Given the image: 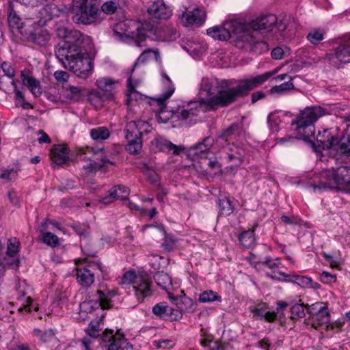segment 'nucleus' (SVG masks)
<instances>
[{
	"mask_svg": "<svg viewBox=\"0 0 350 350\" xmlns=\"http://www.w3.org/2000/svg\"><path fill=\"white\" fill-rule=\"evenodd\" d=\"M291 319L302 318L305 315L304 307L302 304H295L291 308Z\"/></svg>",
	"mask_w": 350,
	"mask_h": 350,
	"instance_id": "nucleus-54",
	"label": "nucleus"
},
{
	"mask_svg": "<svg viewBox=\"0 0 350 350\" xmlns=\"http://www.w3.org/2000/svg\"><path fill=\"white\" fill-rule=\"evenodd\" d=\"M122 280L125 284H132L138 303H142L146 297L152 295L153 286L151 278L144 271H139L137 273L131 271H127L124 274Z\"/></svg>",
	"mask_w": 350,
	"mask_h": 350,
	"instance_id": "nucleus-9",
	"label": "nucleus"
},
{
	"mask_svg": "<svg viewBox=\"0 0 350 350\" xmlns=\"http://www.w3.org/2000/svg\"><path fill=\"white\" fill-rule=\"evenodd\" d=\"M38 135L39 136L38 140L40 144H50L51 142L50 137L44 131H38Z\"/></svg>",
	"mask_w": 350,
	"mask_h": 350,
	"instance_id": "nucleus-62",
	"label": "nucleus"
},
{
	"mask_svg": "<svg viewBox=\"0 0 350 350\" xmlns=\"http://www.w3.org/2000/svg\"><path fill=\"white\" fill-rule=\"evenodd\" d=\"M251 312L256 319L264 320L267 322H273L277 317L276 312L269 311V307L265 303L256 306L251 310Z\"/></svg>",
	"mask_w": 350,
	"mask_h": 350,
	"instance_id": "nucleus-28",
	"label": "nucleus"
},
{
	"mask_svg": "<svg viewBox=\"0 0 350 350\" xmlns=\"http://www.w3.org/2000/svg\"><path fill=\"white\" fill-rule=\"evenodd\" d=\"M295 85L293 83V79L288 80L278 85H274L269 90V93L271 95L282 96L288 93L290 90H294Z\"/></svg>",
	"mask_w": 350,
	"mask_h": 350,
	"instance_id": "nucleus-40",
	"label": "nucleus"
},
{
	"mask_svg": "<svg viewBox=\"0 0 350 350\" xmlns=\"http://www.w3.org/2000/svg\"><path fill=\"white\" fill-rule=\"evenodd\" d=\"M271 55L274 59H281L284 57V50L281 47H275L272 50Z\"/></svg>",
	"mask_w": 350,
	"mask_h": 350,
	"instance_id": "nucleus-63",
	"label": "nucleus"
},
{
	"mask_svg": "<svg viewBox=\"0 0 350 350\" xmlns=\"http://www.w3.org/2000/svg\"><path fill=\"white\" fill-rule=\"evenodd\" d=\"M87 98L91 105L96 109L103 107L105 101L111 100L103 93L96 89L91 90L88 92Z\"/></svg>",
	"mask_w": 350,
	"mask_h": 350,
	"instance_id": "nucleus-32",
	"label": "nucleus"
},
{
	"mask_svg": "<svg viewBox=\"0 0 350 350\" xmlns=\"http://www.w3.org/2000/svg\"><path fill=\"white\" fill-rule=\"evenodd\" d=\"M118 84L119 81L108 77L98 78L95 82L97 90L103 93L108 99L111 100L114 98L113 91Z\"/></svg>",
	"mask_w": 350,
	"mask_h": 350,
	"instance_id": "nucleus-24",
	"label": "nucleus"
},
{
	"mask_svg": "<svg viewBox=\"0 0 350 350\" xmlns=\"http://www.w3.org/2000/svg\"><path fill=\"white\" fill-rule=\"evenodd\" d=\"M284 117V114L282 112H273L269 115L268 124L271 132L275 133L279 131Z\"/></svg>",
	"mask_w": 350,
	"mask_h": 350,
	"instance_id": "nucleus-38",
	"label": "nucleus"
},
{
	"mask_svg": "<svg viewBox=\"0 0 350 350\" xmlns=\"http://www.w3.org/2000/svg\"><path fill=\"white\" fill-rule=\"evenodd\" d=\"M9 25L12 28L21 29L23 25L22 20L21 17L17 14L16 11L12 8V5L9 6V14L8 18Z\"/></svg>",
	"mask_w": 350,
	"mask_h": 350,
	"instance_id": "nucleus-43",
	"label": "nucleus"
},
{
	"mask_svg": "<svg viewBox=\"0 0 350 350\" xmlns=\"http://www.w3.org/2000/svg\"><path fill=\"white\" fill-rule=\"evenodd\" d=\"M90 135L94 141L103 142L109 137L110 131L105 126H98L90 131Z\"/></svg>",
	"mask_w": 350,
	"mask_h": 350,
	"instance_id": "nucleus-39",
	"label": "nucleus"
},
{
	"mask_svg": "<svg viewBox=\"0 0 350 350\" xmlns=\"http://www.w3.org/2000/svg\"><path fill=\"white\" fill-rule=\"evenodd\" d=\"M159 55V52L157 50H152L150 49H146L144 51L141 55L139 56V57L137 59L136 62H135L133 67L132 68L131 72L134 70V69L136 68V66L139 64H143L146 62L148 59H149L152 56H154L155 58H157V55Z\"/></svg>",
	"mask_w": 350,
	"mask_h": 350,
	"instance_id": "nucleus-45",
	"label": "nucleus"
},
{
	"mask_svg": "<svg viewBox=\"0 0 350 350\" xmlns=\"http://www.w3.org/2000/svg\"><path fill=\"white\" fill-rule=\"evenodd\" d=\"M96 268L100 269V266L96 263L89 264L81 268L77 267L76 275L78 282L83 287L91 286L94 281V270Z\"/></svg>",
	"mask_w": 350,
	"mask_h": 350,
	"instance_id": "nucleus-21",
	"label": "nucleus"
},
{
	"mask_svg": "<svg viewBox=\"0 0 350 350\" xmlns=\"http://www.w3.org/2000/svg\"><path fill=\"white\" fill-rule=\"evenodd\" d=\"M32 334L43 343L50 342L56 339V330L53 329L42 331L38 328H35Z\"/></svg>",
	"mask_w": 350,
	"mask_h": 350,
	"instance_id": "nucleus-35",
	"label": "nucleus"
},
{
	"mask_svg": "<svg viewBox=\"0 0 350 350\" xmlns=\"http://www.w3.org/2000/svg\"><path fill=\"white\" fill-rule=\"evenodd\" d=\"M129 142L126 146V150L131 154H137L142 149V143L139 138L136 139H126Z\"/></svg>",
	"mask_w": 350,
	"mask_h": 350,
	"instance_id": "nucleus-48",
	"label": "nucleus"
},
{
	"mask_svg": "<svg viewBox=\"0 0 350 350\" xmlns=\"http://www.w3.org/2000/svg\"><path fill=\"white\" fill-rule=\"evenodd\" d=\"M214 139L211 137L204 138L202 143L192 147L190 150V154L197 159H207V154L209 150L213 145Z\"/></svg>",
	"mask_w": 350,
	"mask_h": 350,
	"instance_id": "nucleus-27",
	"label": "nucleus"
},
{
	"mask_svg": "<svg viewBox=\"0 0 350 350\" xmlns=\"http://www.w3.org/2000/svg\"><path fill=\"white\" fill-rule=\"evenodd\" d=\"M176 242V240L173 237L167 235L165 237L164 241L163 243V246L165 250L171 251L173 250Z\"/></svg>",
	"mask_w": 350,
	"mask_h": 350,
	"instance_id": "nucleus-58",
	"label": "nucleus"
},
{
	"mask_svg": "<svg viewBox=\"0 0 350 350\" xmlns=\"http://www.w3.org/2000/svg\"><path fill=\"white\" fill-rule=\"evenodd\" d=\"M152 129L146 120H131L126 124L124 132L126 139H141L144 134H147Z\"/></svg>",
	"mask_w": 350,
	"mask_h": 350,
	"instance_id": "nucleus-18",
	"label": "nucleus"
},
{
	"mask_svg": "<svg viewBox=\"0 0 350 350\" xmlns=\"http://www.w3.org/2000/svg\"><path fill=\"white\" fill-rule=\"evenodd\" d=\"M124 25H125L124 23L118 24L116 27V29H114L115 34L121 38H122L123 37L131 38V39L133 40V43L135 44V45L136 46L141 47V46H144V42L146 38V35L145 33L144 29L137 27L136 29V31H132V32H131V33H124L121 34V33H118L117 31L118 29H119V28L122 29V26H124Z\"/></svg>",
	"mask_w": 350,
	"mask_h": 350,
	"instance_id": "nucleus-26",
	"label": "nucleus"
},
{
	"mask_svg": "<svg viewBox=\"0 0 350 350\" xmlns=\"http://www.w3.org/2000/svg\"><path fill=\"white\" fill-rule=\"evenodd\" d=\"M274 27L273 34L275 35L277 38H285L294 33L296 23L291 16H285L280 20L278 19V22Z\"/></svg>",
	"mask_w": 350,
	"mask_h": 350,
	"instance_id": "nucleus-20",
	"label": "nucleus"
},
{
	"mask_svg": "<svg viewBox=\"0 0 350 350\" xmlns=\"http://www.w3.org/2000/svg\"><path fill=\"white\" fill-rule=\"evenodd\" d=\"M62 12L56 5L49 3L46 4L42 10V14L46 18V20H51L53 17L59 16Z\"/></svg>",
	"mask_w": 350,
	"mask_h": 350,
	"instance_id": "nucleus-44",
	"label": "nucleus"
},
{
	"mask_svg": "<svg viewBox=\"0 0 350 350\" xmlns=\"http://www.w3.org/2000/svg\"><path fill=\"white\" fill-rule=\"evenodd\" d=\"M163 83L165 87V90L163 91L161 96L157 98H151L148 102L150 107L155 111L158 121L162 123H166L170 120H186L189 118H192L197 115L199 111H212L213 109H208L205 104L206 100L202 99L201 92L202 90V81L199 85V91L198 94V100H192L187 103L186 108H178L176 111H167L165 109V101L174 92V85L170 77L165 72H162Z\"/></svg>",
	"mask_w": 350,
	"mask_h": 350,
	"instance_id": "nucleus-2",
	"label": "nucleus"
},
{
	"mask_svg": "<svg viewBox=\"0 0 350 350\" xmlns=\"http://www.w3.org/2000/svg\"><path fill=\"white\" fill-rule=\"evenodd\" d=\"M148 14L154 18L167 20L172 15V8L163 0L155 1L148 9Z\"/></svg>",
	"mask_w": 350,
	"mask_h": 350,
	"instance_id": "nucleus-22",
	"label": "nucleus"
},
{
	"mask_svg": "<svg viewBox=\"0 0 350 350\" xmlns=\"http://www.w3.org/2000/svg\"><path fill=\"white\" fill-rule=\"evenodd\" d=\"M316 139L319 146L324 150H333L342 156L350 155V136H338L336 129L319 131Z\"/></svg>",
	"mask_w": 350,
	"mask_h": 350,
	"instance_id": "nucleus-7",
	"label": "nucleus"
},
{
	"mask_svg": "<svg viewBox=\"0 0 350 350\" xmlns=\"http://www.w3.org/2000/svg\"><path fill=\"white\" fill-rule=\"evenodd\" d=\"M278 69L266 72L262 75L242 79L234 87H231L233 80L219 79L215 77H204L201 96L206 100L208 109L216 110L234 103L238 98L260 86L271 77L276 74Z\"/></svg>",
	"mask_w": 350,
	"mask_h": 350,
	"instance_id": "nucleus-1",
	"label": "nucleus"
},
{
	"mask_svg": "<svg viewBox=\"0 0 350 350\" xmlns=\"http://www.w3.org/2000/svg\"><path fill=\"white\" fill-rule=\"evenodd\" d=\"M100 343L107 347V350H129L131 349V346L124 336L119 332L113 334V330L106 329L101 336Z\"/></svg>",
	"mask_w": 350,
	"mask_h": 350,
	"instance_id": "nucleus-14",
	"label": "nucleus"
},
{
	"mask_svg": "<svg viewBox=\"0 0 350 350\" xmlns=\"http://www.w3.org/2000/svg\"><path fill=\"white\" fill-rule=\"evenodd\" d=\"M238 131H239L238 124H233L224 132V136H225L226 137H229L232 136V135L237 133L238 132Z\"/></svg>",
	"mask_w": 350,
	"mask_h": 350,
	"instance_id": "nucleus-64",
	"label": "nucleus"
},
{
	"mask_svg": "<svg viewBox=\"0 0 350 350\" xmlns=\"http://www.w3.org/2000/svg\"><path fill=\"white\" fill-rule=\"evenodd\" d=\"M69 12L77 24L91 25L100 20V11L96 0H72Z\"/></svg>",
	"mask_w": 350,
	"mask_h": 350,
	"instance_id": "nucleus-8",
	"label": "nucleus"
},
{
	"mask_svg": "<svg viewBox=\"0 0 350 350\" xmlns=\"http://www.w3.org/2000/svg\"><path fill=\"white\" fill-rule=\"evenodd\" d=\"M336 165L319 174L318 185L314 189H330L348 193L350 191V165L336 159Z\"/></svg>",
	"mask_w": 350,
	"mask_h": 350,
	"instance_id": "nucleus-5",
	"label": "nucleus"
},
{
	"mask_svg": "<svg viewBox=\"0 0 350 350\" xmlns=\"http://www.w3.org/2000/svg\"><path fill=\"white\" fill-rule=\"evenodd\" d=\"M60 230L59 224L50 220H46L38 228L42 241L51 247H55L59 245V239L55 233Z\"/></svg>",
	"mask_w": 350,
	"mask_h": 350,
	"instance_id": "nucleus-15",
	"label": "nucleus"
},
{
	"mask_svg": "<svg viewBox=\"0 0 350 350\" xmlns=\"http://www.w3.org/2000/svg\"><path fill=\"white\" fill-rule=\"evenodd\" d=\"M103 312V310H100ZM105 313L102 312L100 314V317L96 318L94 320H92L90 323L89 324L88 327L86 329L87 334L93 339L89 338H85V339H89L92 340V345L93 347V349L94 350V346L93 344L94 340L100 335V332L103 328V318L105 316ZM84 340V338L82 340V341Z\"/></svg>",
	"mask_w": 350,
	"mask_h": 350,
	"instance_id": "nucleus-30",
	"label": "nucleus"
},
{
	"mask_svg": "<svg viewBox=\"0 0 350 350\" xmlns=\"http://www.w3.org/2000/svg\"><path fill=\"white\" fill-rule=\"evenodd\" d=\"M324 34L325 31L323 29H314L308 34L307 38L312 44H317L323 40Z\"/></svg>",
	"mask_w": 350,
	"mask_h": 350,
	"instance_id": "nucleus-50",
	"label": "nucleus"
},
{
	"mask_svg": "<svg viewBox=\"0 0 350 350\" xmlns=\"http://www.w3.org/2000/svg\"><path fill=\"white\" fill-rule=\"evenodd\" d=\"M150 148L154 152H163L174 155H179L185 150L183 146H177L161 136L154 137L151 142Z\"/></svg>",
	"mask_w": 350,
	"mask_h": 350,
	"instance_id": "nucleus-17",
	"label": "nucleus"
},
{
	"mask_svg": "<svg viewBox=\"0 0 350 350\" xmlns=\"http://www.w3.org/2000/svg\"><path fill=\"white\" fill-rule=\"evenodd\" d=\"M320 279L321 282L326 284H329L335 282L336 276L327 271H323V273L321 274Z\"/></svg>",
	"mask_w": 350,
	"mask_h": 350,
	"instance_id": "nucleus-59",
	"label": "nucleus"
},
{
	"mask_svg": "<svg viewBox=\"0 0 350 350\" xmlns=\"http://www.w3.org/2000/svg\"><path fill=\"white\" fill-rule=\"evenodd\" d=\"M207 34L214 39L227 40L234 37L237 40L245 42L252 40L244 22L234 20L226 22L223 26H215L206 30Z\"/></svg>",
	"mask_w": 350,
	"mask_h": 350,
	"instance_id": "nucleus-6",
	"label": "nucleus"
},
{
	"mask_svg": "<svg viewBox=\"0 0 350 350\" xmlns=\"http://www.w3.org/2000/svg\"><path fill=\"white\" fill-rule=\"evenodd\" d=\"M23 84L26 86L36 97L40 96L42 93L40 82L33 77L29 70L24 69L21 74Z\"/></svg>",
	"mask_w": 350,
	"mask_h": 350,
	"instance_id": "nucleus-25",
	"label": "nucleus"
},
{
	"mask_svg": "<svg viewBox=\"0 0 350 350\" xmlns=\"http://www.w3.org/2000/svg\"><path fill=\"white\" fill-rule=\"evenodd\" d=\"M152 312L157 317L163 319L177 320L181 317V313L176 309L170 307L165 302L157 304L152 308Z\"/></svg>",
	"mask_w": 350,
	"mask_h": 350,
	"instance_id": "nucleus-23",
	"label": "nucleus"
},
{
	"mask_svg": "<svg viewBox=\"0 0 350 350\" xmlns=\"http://www.w3.org/2000/svg\"><path fill=\"white\" fill-rule=\"evenodd\" d=\"M1 68L9 79H11L15 75V69L11 63L4 62L1 64Z\"/></svg>",
	"mask_w": 350,
	"mask_h": 350,
	"instance_id": "nucleus-56",
	"label": "nucleus"
},
{
	"mask_svg": "<svg viewBox=\"0 0 350 350\" xmlns=\"http://www.w3.org/2000/svg\"><path fill=\"white\" fill-rule=\"evenodd\" d=\"M311 324L314 328L329 322V314L327 306L322 303H316L311 307Z\"/></svg>",
	"mask_w": 350,
	"mask_h": 350,
	"instance_id": "nucleus-19",
	"label": "nucleus"
},
{
	"mask_svg": "<svg viewBox=\"0 0 350 350\" xmlns=\"http://www.w3.org/2000/svg\"><path fill=\"white\" fill-rule=\"evenodd\" d=\"M279 273L282 277H284V282H293L302 288H306L307 286H308V284L311 282V278L308 276L298 274H286L284 272H279Z\"/></svg>",
	"mask_w": 350,
	"mask_h": 350,
	"instance_id": "nucleus-33",
	"label": "nucleus"
},
{
	"mask_svg": "<svg viewBox=\"0 0 350 350\" xmlns=\"http://www.w3.org/2000/svg\"><path fill=\"white\" fill-rule=\"evenodd\" d=\"M8 197L10 202L14 206L18 205L20 203V198L14 190H10L8 193Z\"/></svg>",
	"mask_w": 350,
	"mask_h": 350,
	"instance_id": "nucleus-60",
	"label": "nucleus"
},
{
	"mask_svg": "<svg viewBox=\"0 0 350 350\" xmlns=\"http://www.w3.org/2000/svg\"><path fill=\"white\" fill-rule=\"evenodd\" d=\"M84 36L78 30H67V62L69 70L77 77L86 79L92 75L94 64L83 46Z\"/></svg>",
	"mask_w": 350,
	"mask_h": 350,
	"instance_id": "nucleus-3",
	"label": "nucleus"
},
{
	"mask_svg": "<svg viewBox=\"0 0 350 350\" xmlns=\"http://www.w3.org/2000/svg\"><path fill=\"white\" fill-rule=\"evenodd\" d=\"M179 20L185 27L199 26L205 21V13L196 7H183L179 14Z\"/></svg>",
	"mask_w": 350,
	"mask_h": 350,
	"instance_id": "nucleus-16",
	"label": "nucleus"
},
{
	"mask_svg": "<svg viewBox=\"0 0 350 350\" xmlns=\"http://www.w3.org/2000/svg\"><path fill=\"white\" fill-rule=\"evenodd\" d=\"M183 304L185 305V307L182 308V310L185 312L193 313L197 310L198 304L190 298H184Z\"/></svg>",
	"mask_w": 350,
	"mask_h": 350,
	"instance_id": "nucleus-53",
	"label": "nucleus"
},
{
	"mask_svg": "<svg viewBox=\"0 0 350 350\" xmlns=\"http://www.w3.org/2000/svg\"><path fill=\"white\" fill-rule=\"evenodd\" d=\"M139 83L138 81H133L131 78V76L127 80V90H126V101L127 105L130 107L133 106V102L135 101H141L143 100H146L147 98L140 94L135 90V88L137 86Z\"/></svg>",
	"mask_w": 350,
	"mask_h": 350,
	"instance_id": "nucleus-29",
	"label": "nucleus"
},
{
	"mask_svg": "<svg viewBox=\"0 0 350 350\" xmlns=\"http://www.w3.org/2000/svg\"><path fill=\"white\" fill-rule=\"evenodd\" d=\"M31 291V289L25 280H18L16 283L14 296L16 304L18 306L17 309L18 312H21L25 309L29 312H31V307H33L35 311L39 310L38 305L33 306L31 304L32 299L29 295Z\"/></svg>",
	"mask_w": 350,
	"mask_h": 350,
	"instance_id": "nucleus-13",
	"label": "nucleus"
},
{
	"mask_svg": "<svg viewBox=\"0 0 350 350\" xmlns=\"http://www.w3.org/2000/svg\"><path fill=\"white\" fill-rule=\"evenodd\" d=\"M55 55L62 66L66 68V40H61L57 43Z\"/></svg>",
	"mask_w": 350,
	"mask_h": 350,
	"instance_id": "nucleus-46",
	"label": "nucleus"
},
{
	"mask_svg": "<svg viewBox=\"0 0 350 350\" xmlns=\"http://www.w3.org/2000/svg\"><path fill=\"white\" fill-rule=\"evenodd\" d=\"M219 212L224 215H229L234 211V206L229 198L224 197L218 200Z\"/></svg>",
	"mask_w": 350,
	"mask_h": 350,
	"instance_id": "nucleus-41",
	"label": "nucleus"
},
{
	"mask_svg": "<svg viewBox=\"0 0 350 350\" xmlns=\"http://www.w3.org/2000/svg\"><path fill=\"white\" fill-rule=\"evenodd\" d=\"M154 280L158 286L170 293L172 284L171 278L167 273L163 271H159L154 275Z\"/></svg>",
	"mask_w": 350,
	"mask_h": 350,
	"instance_id": "nucleus-37",
	"label": "nucleus"
},
{
	"mask_svg": "<svg viewBox=\"0 0 350 350\" xmlns=\"http://www.w3.org/2000/svg\"><path fill=\"white\" fill-rule=\"evenodd\" d=\"M334 104H324L306 107L291 123L296 132V138L309 140L314 137V123L321 117L332 114L336 109Z\"/></svg>",
	"mask_w": 350,
	"mask_h": 350,
	"instance_id": "nucleus-4",
	"label": "nucleus"
},
{
	"mask_svg": "<svg viewBox=\"0 0 350 350\" xmlns=\"http://www.w3.org/2000/svg\"><path fill=\"white\" fill-rule=\"evenodd\" d=\"M278 22V18L274 14H267L258 17L249 23H245L250 34L252 37L251 41H246L251 46L255 47L259 46L264 49L265 51L268 50L267 44L265 42L258 41L256 39V34L258 31L261 33L273 32L274 31V26Z\"/></svg>",
	"mask_w": 350,
	"mask_h": 350,
	"instance_id": "nucleus-10",
	"label": "nucleus"
},
{
	"mask_svg": "<svg viewBox=\"0 0 350 350\" xmlns=\"http://www.w3.org/2000/svg\"><path fill=\"white\" fill-rule=\"evenodd\" d=\"M221 297L213 291H205L199 295V301L202 303L213 302L219 301Z\"/></svg>",
	"mask_w": 350,
	"mask_h": 350,
	"instance_id": "nucleus-49",
	"label": "nucleus"
},
{
	"mask_svg": "<svg viewBox=\"0 0 350 350\" xmlns=\"http://www.w3.org/2000/svg\"><path fill=\"white\" fill-rule=\"evenodd\" d=\"M85 95V90L80 87L70 85L67 88V102H81L83 100Z\"/></svg>",
	"mask_w": 350,
	"mask_h": 350,
	"instance_id": "nucleus-34",
	"label": "nucleus"
},
{
	"mask_svg": "<svg viewBox=\"0 0 350 350\" xmlns=\"http://www.w3.org/2000/svg\"><path fill=\"white\" fill-rule=\"evenodd\" d=\"M335 57L341 63L350 62V42L340 44L336 49Z\"/></svg>",
	"mask_w": 350,
	"mask_h": 350,
	"instance_id": "nucleus-36",
	"label": "nucleus"
},
{
	"mask_svg": "<svg viewBox=\"0 0 350 350\" xmlns=\"http://www.w3.org/2000/svg\"><path fill=\"white\" fill-rule=\"evenodd\" d=\"M12 81V80H10L9 79L8 80H6V79L5 77H0V90L4 91L5 92L10 91V88H12V86L11 85V83H10V82Z\"/></svg>",
	"mask_w": 350,
	"mask_h": 350,
	"instance_id": "nucleus-61",
	"label": "nucleus"
},
{
	"mask_svg": "<svg viewBox=\"0 0 350 350\" xmlns=\"http://www.w3.org/2000/svg\"><path fill=\"white\" fill-rule=\"evenodd\" d=\"M117 3L113 1H108L101 6V10L107 14H112L117 10Z\"/></svg>",
	"mask_w": 350,
	"mask_h": 350,
	"instance_id": "nucleus-55",
	"label": "nucleus"
},
{
	"mask_svg": "<svg viewBox=\"0 0 350 350\" xmlns=\"http://www.w3.org/2000/svg\"><path fill=\"white\" fill-rule=\"evenodd\" d=\"M79 237L85 236L88 226L86 224H73L69 226Z\"/></svg>",
	"mask_w": 350,
	"mask_h": 350,
	"instance_id": "nucleus-57",
	"label": "nucleus"
},
{
	"mask_svg": "<svg viewBox=\"0 0 350 350\" xmlns=\"http://www.w3.org/2000/svg\"><path fill=\"white\" fill-rule=\"evenodd\" d=\"M113 295L111 291L104 292L100 290L96 291L95 301H84L80 304V319L85 321L88 318V312H91L96 308H100V310L109 309L111 307V303L109 298V296Z\"/></svg>",
	"mask_w": 350,
	"mask_h": 350,
	"instance_id": "nucleus-12",
	"label": "nucleus"
},
{
	"mask_svg": "<svg viewBox=\"0 0 350 350\" xmlns=\"http://www.w3.org/2000/svg\"><path fill=\"white\" fill-rule=\"evenodd\" d=\"M152 345L157 349L170 350L175 346L176 342L174 339H154L152 340Z\"/></svg>",
	"mask_w": 350,
	"mask_h": 350,
	"instance_id": "nucleus-42",
	"label": "nucleus"
},
{
	"mask_svg": "<svg viewBox=\"0 0 350 350\" xmlns=\"http://www.w3.org/2000/svg\"><path fill=\"white\" fill-rule=\"evenodd\" d=\"M18 177V171L14 168L5 169L0 173V179L4 180L5 183L15 180Z\"/></svg>",
	"mask_w": 350,
	"mask_h": 350,
	"instance_id": "nucleus-52",
	"label": "nucleus"
},
{
	"mask_svg": "<svg viewBox=\"0 0 350 350\" xmlns=\"http://www.w3.org/2000/svg\"><path fill=\"white\" fill-rule=\"evenodd\" d=\"M20 247L19 241L14 237L8 240L7 245V255L10 257H14L18 253Z\"/></svg>",
	"mask_w": 350,
	"mask_h": 350,
	"instance_id": "nucleus-51",
	"label": "nucleus"
},
{
	"mask_svg": "<svg viewBox=\"0 0 350 350\" xmlns=\"http://www.w3.org/2000/svg\"><path fill=\"white\" fill-rule=\"evenodd\" d=\"M51 159L54 167L66 163V146L64 144L54 145L51 150Z\"/></svg>",
	"mask_w": 350,
	"mask_h": 350,
	"instance_id": "nucleus-31",
	"label": "nucleus"
},
{
	"mask_svg": "<svg viewBox=\"0 0 350 350\" xmlns=\"http://www.w3.org/2000/svg\"><path fill=\"white\" fill-rule=\"evenodd\" d=\"M77 159L89 161L88 163L83 165L84 172L87 175L95 172L106 163L113 164L112 161L104 156L103 150H94L90 147L79 148L77 152Z\"/></svg>",
	"mask_w": 350,
	"mask_h": 350,
	"instance_id": "nucleus-11",
	"label": "nucleus"
},
{
	"mask_svg": "<svg viewBox=\"0 0 350 350\" xmlns=\"http://www.w3.org/2000/svg\"><path fill=\"white\" fill-rule=\"evenodd\" d=\"M254 229L242 232L239 237V241L245 247H250L254 244Z\"/></svg>",
	"mask_w": 350,
	"mask_h": 350,
	"instance_id": "nucleus-47",
	"label": "nucleus"
}]
</instances>
